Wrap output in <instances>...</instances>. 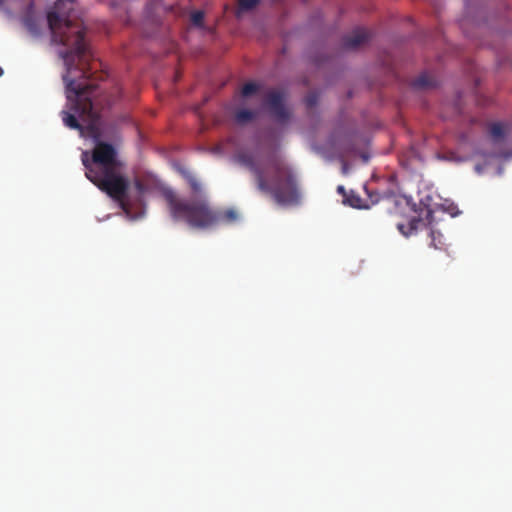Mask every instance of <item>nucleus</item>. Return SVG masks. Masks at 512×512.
<instances>
[{
	"label": "nucleus",
	"mask_w": 512,
	"mask_h": 512,
	"mask_svg": "<svg viewBox=\"0 0 512 512\" xmlns=\"http://www.w3.org/2000/svg\"><path fill=\"white\" fill-rule=\"evenodd\" d=\"M412 86L417 89L432 87L433 80L428 74L423 73L412 81Z\"/></svg>",
	"instance_id": "11"
},
{
	"label": "nucleus",
	"mask_w": 512,
	"mask_h": 512,
	"mask_svg": "<svg viewBox=\"0 0 512 512\" xmlns=\"http://www.w3.org/2000/svg\"><path fill=\"white\" fill-rule=\"evenodd\" d=\"M370 38V33L362 28L354 30L351 34L343 38V47L346 49H356Z\"/></svg>",
	"instance_id": "6"
},
{
	"label": "nucleus",
	"mask_w": 512,
	"mask_h": 512,
	"mask_svg": "<svg viewBox=\"0 0 512 512\" xmlns=\"http://www.w3.org/2000/svg\"><path fill=\"white\" fill-rule=\"evenodd\" d=\"M233 158L254 175L258 190L271 195L277 204L293 206L300 203L301 193L296 175L283 160L275 158L270 161L271 177L268 180L263 169L256 164L252 154L239 151Z\"/></svg>",
	"instance_id": "3"
},
{
	"label": "nucleus",
	"mask_w": 512,
	"mask_h": 512,
	"mask_svg": "<svg viewBox=\"0 0 512 512\" xmlns=\"http://www.w3.org/2000/svg\"><path fill=\"white\" fill-rule=\"evenodd\" d=\"M285 98L283 91L275 89L269 91L265 97V106L279 124H286L291 117V113L285 105Z\"/></svg>",
	"instance_id": "5"
},
{
	"label": "nucleus",
	"mask_w": 512,
	"mask_h": 512,
	"mask_svg": "<svg viewBox=\"0 0 512 512\" xmlns=\"http://www.w3.org/2000/svg\"><path fill=\"white\" fill-rule=\"evenodd\" d=\"M184 176H185V178H186V180H187V182H188L192 192L195 193L196 195H198V196H196L194 198H191L190 200L202 197L200 195L201 192H202V186H201V183L198 181V179L194 175H192L190 173H185Z\"/></svg>",
	"instance_id": "12"
},
{
	"label": "nucleus",
	"mask_w": 512,
	"mask_h": 512,
	"mask_svg": "<svg viewBox=\"0 0 512 512\" xmlns=\"http://www.w3.org/2000/svg\"><path fill=\"white\" fill-rule=\"evenodd\" d=\"M342 174L346 175L348 174V171H349V166H348V163L346 161H342Z\"/></svg>",
	"instance_id": "21"
},
{
	"label": "nucleus",
	"mask_w": 512,
	"mask_h": 512,
	"mask_svg": "<svg viewBox=\"0 0 512 512\" xmlns=\"http://www.w3.org/2000/svg\"><path fill=\"white\" fill-rule=\"evenodd\" d=\"M82 163L86 169V177L129 214L132 209L128 194L130 183L124 174V164L117 158L114 146L97 141L91 159L87 151L82 153Z\"/></svg>",
	"instance_id": "2"
},
{
	"label": "nucleus",
	"mask_w": 512,
	"mask_h": 512,
	"mask_svg": "<svg viewBox=\"0 0 512 512\" xmlns=\"http://www.w3.org/2000/svg\"><path fill=\"white\" fill-rule=\"evenodd\" d=\"M421 222L422 221L419 218L412 217L411 219H409V221L406 224L405 223H397V228L401 234L408 237L417 231L418 226L421 224Z\"/></svg>",
	"instance_id": "8"
},
{
	"label": "nucleus",
	"mask_w": 512,
	"mask_h": 512,
	"mask_svg": "<svg viewBox=\"0 0 512 512\" xmlns=\"http://www.w3.org/2000/svg\"><path fill=\"white\" fill-rule=\"evenodd\" d=\"M343 203L345 205H349V206H351L353 208H357V209H368V208H370V205L364 203V201L361 199V197L358 194L354 193L353 191H351L346 196V198L343 199Z\"/></svg>",
	"instance_id": "9"
},
{
	"label": "nucleus",
	"mask_w": 512,
	"mask_h": 512,
	"mask_svg": "<svg viewBox=\"0 0 512 512\" xmlns=\"http://www.w3.org/2000/svg\"><path fill=\"white\" fill-rule=\"evenodd\" d=\"M366 192L369 196V199H370V204L371 205H374V204H377L380 199H381V196L378 192H372V191H369L366 189Z\"/></svg>",
	"instance_id": "18"
},
{
	"label": "nucleus",
	"mask_w": 512,
	"mask_h": 512,
	"mask_svg": "<svg viewBox=\"0 0 512 512\" xmlns=\"http://www.w3.org/2000/svg\"><path fill=\"white\" fill-rule=\"evenodd\" d=\"M430 238H431V246H433L435 249H441L444 245V242L442 241V234L438 231L431 230L430 232Z\"/></svg>",
	"instance_id": "13"
},
{
	"label": "nucleus",
	"mask_w": 512,
	"mask_h": 512,
	"mask_svg": "<svg viewBox=\"0 0 512 512\" xmlns=\"http://www.w3.org/2000/svg\"><path fill=\"white\" fill-rule=\"evenodd\" d=\"M259 89V85L255 82H248L242 87V96L243 97H249L252 94L256 93Z\"/></svg>",
	"instance_id": "14"
},
{
	"label": "nucleus",
	"mask_w": 512,
	"mask_h": 512,
	"mask_svg": "<svg viewBox=\"0 0 512 512\" xmlns=\"http://www.w3.org/2000/svg\"><path fill=\"white\" fill-rule=\"evenodd\" d=\"M488 132L494 143H502L507 135V126L501 122H494L489 125Z\"/></svg>",
	"instance_id": "7"
},
{
	"label": "nucleus",
	"mask_w": 512,
	"mask_h": 512,
	"mask_svg": "<svg viewBox=\"0 0 512 512\" xmlns=\"http://www.w3.org/2000/svg\"><path fill=\"white\" fill-rule=\"evenodd\" d=\"M47 22L52 41L67 48L60 51L59 55L66 66L67 71L63 75V80L66 84L67 99L72 102L71 109L74 114L62 111V120L65 126L82 133L83 127L79 124L76 114L88 119L95 117L91 96L97 85L89 81L93 76L90 64L92 54L85 42V32L82 28L73 25L70 20L62 23L56 11L48 13Z\"/></svg>",
	"instance_id": "1"
},
{
	"label": "nucleus",
	"mask_w": 512,
	"mask_h": 512,
	"mask_svg": "<svg viewBox=\"0 0 512 512\" xmlns=\"http://www.w3.org/2000/svg\"><path fill=\"white\" fill-rule=\"evenodd\" d=\"M204 20V13L202 11H194L191 14V22L195 26H202Z\"/></svg>",
	"instance_id": "16"
},
{
	"label": "nucleus",
	"mask_w": 512,
	"mask_h": 512,
	"mask_svg": "<svg viewBox=\"0 0 512 512\" xmlns=\"http://www.w3.org/2000/svg\"><path fill=\"white\" fill-rule=\"evenodd\" d=\"M337 192L343 197V199L346 198V196L349 194L346 192L345 187L343 185H339L337 187Z\"/></svg>",
	"instance_id": "20"
},
{
	"label": "nucleus",
	"mask_w": 512,
	"mask_h": 512,
	"mask_svg": "<svg viewBox=\"0 0 512 512\" xmlns=\"http://www.w3.org/2000/svg\"><path fill=\"white\" fill-rule=\"evenodd\" d=\"M161 195L171 218L175 222H184L193 229L204 230L217 225L220 221L233 223L238 220L236 210L217 211L211 207L206 197L185 200L169 187H163Z\"/></svg>",
	"instance_id": "4"
},
{
	"label": "nucleus",
	"mask_w": 512,
	"mask_h": 512,
	"mask_svg": "<svg viewBox=\"0 0 512 512\" xmlns=\"http://www.w3.org/2000/svg\"><path fill=\"white\" fill-rule=\"evenodd\" d=\"M260 0H239L238 7L240 11H249L257 6Z\"/></svg>",
	"instance_id": "15"
},
{
	"label": "nucleus",
	"mask_w": 512,
	"mask_h": 512,
	"mask_svg": "<svg viewBox=\"0 0 512 512\" xmlns=\"http://www.w3.org/2000/svg\"><path fill=\"white\" fill-rule=\"evenodd\" d=\"M318 102V94L316 92H310L305 97V104L308 108H313Z\"/></svg>",
	"instance_id": "17"
},
{
	"label": "nucleus",
	"mask_w": 512,
	"mask_h": 512,
	"mask_svg": "<svg viewBox=\"0 0 512 512\" xmlns=\"http://www.w3.org/2000/svg\"><path fill=\"white\" fill-rule=\"evenodd\" d=\"M134 187L140 196L146 192V186L141 180H135Z\"/></svg>",
	"instance_id": "19"
},
{
	"label": "nucleus",
	"mask_w": 512,
	"mask_h": 512,
	"mask_svg": "<svg viewBox=\"0 0 512 512\" xmlns=\"http://www.w3.org/2000/svg\"><path fill=\"white\" fill-rule=\"evenodd\" d=\"M256 117V112L249 109H240L235 113V121L239 124H245Z\"/></svg>",
	"instance_id": "10"
}]
</instances>
